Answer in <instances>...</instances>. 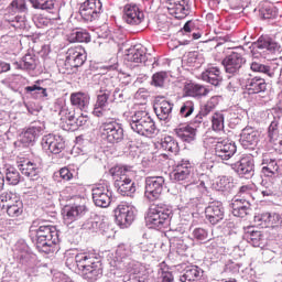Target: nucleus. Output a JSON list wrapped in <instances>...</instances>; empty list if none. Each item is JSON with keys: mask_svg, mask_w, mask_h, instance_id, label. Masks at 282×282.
Masks as SVG:
<instances>
[{"mask_svg": "<svg viewBox=\"0 0 282 282\" xmlns=\"http://www.w3.org/2000/svg\"><path fill=\"white\" fill-rule=\"evenodd\" d=\"M75 262L86 281L96 282L102 276V258L95 251L77 253Z\"/></svg>", "mask_w": 282, "mask_h": 282, "instance_id": "obj_1", "label": "nucleus"}, {"mask_svg": "<svg viewBox=\"0 0 282 282\" xmlns=\"http://www.w3.org/2000/svg\"><path fill=\"white\" fill-rule=\"evenodd\" d=\"M36 221L30 228V237L33 243L36 246V249L40 252L50 254L52 248L58 243V231L56 227L50 225H41L37 229Z\"/></svg>", "mask_w": 282, "mask_h": 282, "instance_id": "obj_2", "label": "nucleus"}, {"mask_svg": "<svg viewBox=\"0 0 282 282\" xmlns=\"http://www.w3.org/2000/svg\"><path fill=\"white\" fill-rule=\"evenodd\" d=\"M109 173L115 180V186L118 194L123 197H133L135 191H138V185L133 181L135 175L133 167L128 165H117L111 167Z\"/></svg>", "mask_w": 282, "mask_h": 282, "instance_id": "obj_3", "label": "nucleus"}, {"mask_svg": "<svg viewBox=\"0 0 282 282\" xmlns=\"http://www.w3.org/2000/svg\"><path fill=\"white\" fill-rule=\"evenodd\" d=\"M130 128L138 135H143L144 138H155L158 135V127L155 121L149 116L147 111H137L129 119Z\"/></svg>", "mask_w": 282, "mask_h": 282, "instance_id": "obj_4", "label": "nucleus"}, {"mask_svg": "<svg viewBox=\"0 0 282 282\" xmlns=\"http://www.w3.org/2000/svg\"><path fill=\"white\" fill-rule=\"evenodd\" d=\"M173 217V209L166 205H152L148 212L145 224L148 228L162 230L171 224Z\"/></svg>", "mask_w": 282, "mask_h": 282, "instance_id": "obj_5", "label": "nucleus"}, {"mask_svg": "<svg viewBox=\"0 0 282 282\" xmlns=\"http://www.w3.org/2000/svg\"><path fill=\"white\" fill-rule=\"evenodd\" d=\"M99 131L102 140H107L109 144H120L124 140V129L113 120L102 122Z\"/></svg>", "mask_w": 282, "mask_h": 282, "instance_id": "obj_6", "label": "nucleus"}, {"mask_svg": "<svg viewBox=\"0 0 282 282\" xmlns=\"http://www.w3.org/2000/svg\"><path fill=\"white\" fill-rule=\"evenodd\" d=\"M111 91H113L111 84L100 88L93 110V115L97 118H109V110H106L105 107L111 102Z\"/></svg>", "mask_w": 282, "mask_h": 282, "instance_id": "obj_7", "label": "nucleus"}, {"mask_svg": "<svg viewBox=\"0 0 282 282\" xmlns=\"http://www.w3.org/2000/svg\"><path fill=\"white\" fill-rule=\"evenodd\" d=\"M164 176H148L145 178V192L144 196L150 202L160 199L162 191H164Z\"/></svg>", "mask_w": 282, "mask_h": 282, "instance_id": "obj_8", "label": "nucleus"}, {"mask_svg": "<svg viewBox=\"0 0 282 282\" xmlns=\"http://www.w3.org/2000/svg\"><path fill=\"white\" fill-rule=\"evenodd\" d=\"M123 268L128 274H133L138 282H153V278L149 275V269L139 261L127 259Z\"/></svg>", "mask_w": 282, "mask_h": 282, "instance_id": "obj_9", "label": "nucleus"}, {"mask_svg": "<svg viewBox=\"0 0 282 282\" xmlns=\"http://www.w3.org/2000/svg\"><path fill=\"white\" fill-rule=\"evenodd\" d=\"M102 12V2L100 0H86L79 8V14L84 21H96Z\"/></svg>", "mask_w": 282, "mask_h": 282, "instance_id": "obj_10", "label": "nucleus"}, {"mask_svg": "<svg viewBox=\"0 0 282 282\" xmlns=\"http://www.w3.org/2000/svg\"><path fill=\"white\" fill-rule=\"evenodd\" d=\"M115 219L120 228H128V226L133 224V219H135V212L132 206L121 203L115 209Z\"/></svg>", "mask_w": 282, "mask_h": 282, "instance_id": "obj_11", "label": "nucleus"}, {"mask_svg": "<svg viewBox=\"0 0 282 282\" xmlns=\"http://www.w3.org/2000/svg\"><path fill=\"white\" fill-rule=\"evenodd\" d=\"M42 148L54 155H58L65 149V139L58 134H46L42 138Z\"/></svg>", "mask_w": 282, "mask_h": 282, "instance_id": "obj_12", "label": "nucleus"}, {"mask_svg": "<svg viewBox=\"0 0 282 282\" xmlns=\"http://www.w3.org/2000/svg\"><path fill=\"white\" fill-rule=\"evenodd\" d=\"M93 202L99 208H109L111 205V192L105 185H96L91 189Z\"/></svg>", "mask_w": 282, "mask_h": 282, "instance_id": "obj_13", "label": "nucleus"}, {"mask_svg": "<svg viewBox=\"0 0 282 282\" xmlns=\"http://www.w3.org/2000/svg\"><path fill=\"white\" fill-rule=\"evenodd\" d=\"M85 61H87V53L85 52V48L80 46L68 48L65 61L66 67H83V65H85Z\"/></svg>", "mask_w": 282, "mask_h": 282, "instance_id": "obj_14", "label": "nucleus"}, {"mask_svg": "<svg viewBox=\"0 0 282 282\" xmlns=\"http://www.w3.org/2000/svg\"><path fill=\"white\" fill-rule=\"evenodd\" d=\"M193 177V163L188 159H183L176 164L173 172L174 182H191Z\"/></svg>", "mask_w": 282, "mask_h": 282, "instance_id": "obj_15", "label": "nucleus"}, {"mask_svg": "<svg viewBox=\"0 0 282 282\" xmlns=\"http://www.w3.org/2000/svg\"><path fill=\"white\" fill-rule=\"evenodd\" d=\"M221 63L226 74H231L235 76L241 69V67H243L246 58H243L241 53L234 52L230 55H227Z\"/></svg>", "mask_w": 282, "mask_h": 282, "instance_id": "obj_16", "label": "nucleus"}, {"mask_svg": "<svg viewBox=\"0 0 282 282\" xmlns=\"http://www.w3.org/2000/svg\"><path fill=\"white\" fill-rule=\"evenodd\" d=\"M189 10L188 0H167V11L174 19H186Z\"/></svg>", "mask_w": 282, "mask_h": 282, "instance_id": "obj_17", "label": "nucleus"}, {"mask_svg": "<svg viewBox=\"0 0 282 282\" xmlns=\"http://www.w3.org/2000/svg\"><path fill=\"white\" fill-rule=\"evenodd\" d=\"M189 10L188 0H167V11L174 19H186Z\"/></svg>", "mask_w": 282, "mask_h": 282, "instance_id": "obj_18", "label": "nucleus"}, {"mask_svg": "<svg viewBox=\"0 0 282 282\" xmlns=\"http://www.w3.org/2000/svg\"><path fill=\"white\" fill-rule=\"evenodd\" d=\"M206 219L212 224L213 226H216V224H219V221H223L226 212L224 209V205L221 202H213L210 203L206 209H205Z\"/></svg>", "mask_w": 282, "mask_h": 282, "instance_id": "obj_19", "label": "nucleus"}, {"mask_svg": "<svg viewBox=\"0 0 282 282\" xmlns=\"http://www.w3.org/2000/svg\"><path fill=\"white\" fill-rule=\"evenodd\" d=\"M254 223L258 224V226H262V228H268V226L282 228V214L262 213L254 217Z\"/></svg>", "mask_w": 282, "mask_h": 282, "instance_id": "obj_20", "label": "nucleus"}, {"mask_svg": "<svg viewBox=\"0 0 282 282\" xmlns=\"http://www.w3.org/2000/svg\"><path fill=\"white\" fill-rule=\"evenodd\" d=\"M123 12V19L129 25H140L144 21V12L138 4H127Z\"/></svg>", "mask_w": 282, "mask_h": 282, "instance_id": "obj_21", "label": "nucleus"}, {"mask_svg": "<svg viewBox=\"0 0 282 282\" xmlns=\"http://www.w3.org/2000/svg\"><path fill=\"white\" fill-rule=\"evenodd\" d=\"M235 169L240 177L250 180L254 175V159L252 156H243L235 163Z\"/></svg>", "mask_w": 282, "mask_h": 282, "instance_id": "obj_22", "label": "nucleus"}, {"mask_svg": "<svg viewBox=\"0 0 282 282\" xmlns=\"http://www.w3.org/2000/svg\"><path fill=\"white\" fill-rule=\"evenodd\" d=\"M154 113L159 120H169L173 112V104L163 97H156L153 105Z\"/></svg>", "mask_w": 282, "mask_h": 282, "instance_id": "obj_23", "label": "nucleus"}, {"mask_svg": "<svg viewBox=\"0 0 282 282\" xmlns=\"http://www.w3.org/2000/svg\"><path fill=\"white\" fill-rule=\"evenodd\" d=\"M240 144L243 149H254L259 144V131L252 127L242 129L240 134Z\"/></svg>", "mask_w": 282, "mask_h": 282, "instance_id": "obj_24", "label": "nucleus"}, {"mask_svg": "<svg viewBox=\"0 0 282 282\" xmlns=\"http://www.w3.org/2000/svg\"><path fill=\"white\" fill-rule=\"evenodd\" d=\"M252 47L253 50H267V52H271V54H276V52H281L282 50L279 42L268 36H260L257 42L252 43Z\"/></svg>", "mask_w": 282, "mask_h": 282, "instance_id": "obj_25", "label": "nucleus"}, {"mask_svg": "<svg viewBox=\"0 0 282 282\" xmlns=\"http://www.w3.org/2000/svg\"><path fill=\"white\" fill-rule=\"evenodd\" d=\"M237 153V145L228 141H220L216 143L215 155L220 160H230Z\"/></svg>", "mask_w": 282, "mask_h": 282, "instance_id": "obj_26", "label": "nucleus"}, {"mask_svg": "<svg viewBox=\"0 0 282 282\" xmlns=\"http://www.w3.org/2000/svg\"><path fill=\"white\" fill-rule=\"evenodd\" d=\"M43 131H45V123H42L41 121L33 122L23 133L22 142L24 144H32V142H35L36 138L43 133Z\"/></svg>", "mask_w": 282, "mask_h": 282, "instance_id": "obj_27", "label": "nucleus"}, {"mask_svg": "<svg viewBox=\"0 0 282 282\" xmlns=\"http://www.w3.org/2000/svg\"><path fill=\"white\" fill-rule=\"evenodd\" d=\"M202 80L209 83V85H213L214 87H219L224 80L221 69L217 66L206 68V70L202 73Z\"/></svg>", "mask_w": 282, "mask_h": 282, "instance_id": "obj_28", "label": "nucleus"}, {"mask_svg": "<svg viewBox=\"0 0 282 282\" xmlns=\"http://www.w3.org/2000/svg\"><path fill=\"white\" fill-rule=\"evenodd\" d=\"M126 59L130 63H147V61H149L147 57V48L140 44L134 45L132 48L128 50Z\"/></svg>", "mask_w": 282, "mask_h": 282, "instance_id": "obj_29", "label": "nucleus"}, {"mask_svg": "<svg viewBox=\"0 0 282 282\" xmlns=\"http://www.w3.org/2000/svg\"><path fill=\"white\" fill-rule=\"evenodd\" d=\"M250 200L236 198L231 203V213L234 217H247V215H250Z\"/></svg>", "mask_w": 282, "mask_h": 282, "instance_id": "obj_30", "label": "nucleus"}, {"mask_svg": "<svg viewBox=\"0 0 282 282\" xmlns=\"http://www.w3.org/2000/svg\"><path fill=\"white\" fill-rule=\"evenodd\" d=\"M18 166L22 175H25L29 180H36L39 177V173H41L39 165L32 161H21Z\"/></svg>", "mask_w": 282, "mask_h": 282, "instance_id": "obj_31", "label": "nucleus"}, {"mask_svg": "<svg viewBox=\"0 0 282 282\" xmlns=\"http://www.w3.org/2000/svg\"><path fill=\"white\" fill-rule=\"evenodd\" d=\"M85 205H75L66 208V215L64 216L66 226H69V224H74V221L80 219V217L85 215Z\"/></svg>", "mask_w": 282, "mask_h": 282, "instance_id": "obj_32", "label": "nucleus"}, {"mask_svg": "<svg viewBox=\"0 0 282 282\" xmlns=\"http://www.w3.org/2000/svg\"><path fill=\"white\" fill-rule=\"evenodd\" d=\"M246 89L249 94H262V91L268 89V84L261 77H252L247 80Z\"/></svg>", "mask_w": 282, "mask_h": 282, "instance_id": "obj_33", "label": "nucleus"}, {"mask_svg": "<svg viewBox=\"0 0 282 282\" xmlns=\"http://www.w3.org/2000/svg\"><path fill=\"white\" fill-rule=\"evenodd\" d=\"M174 132L183 142H193L197 135V130L188 124L178 126Z\"/></svg>", "mask_w": 282, "mask_h": 282, "instance_id": "obj_34", "label": "nucleus"}, {"mask_svg": "<svg viewBox=\"0 0 282 282\" xmlns=\"http://www.w3.org/2000/svg\"><path fill=\"white\" fill-rule=\"evenodd\" d=\"M89 94L87 93H73L70 95V102L73 107H76L77 109H80V111H87V108L89 107Z\"/></svg>", "mask_w": 282, "mask_h": 282, "instance_id": "obj_35", "label": "nucleus"}, {"mask_svg": "<svg viewBox=\"0 0 282 282\" xmlns=\"http://www.w3.org/2000/svg\"><path fill=\"white\" fill-rule=\"evenodd\" d=\"M202 274H204V271L199 269V267L197 265L187 267L184 273L180 276V281L182 282L199 281V279H202Z\"/></svg>", "mask_w": 282, "mask_h": 282, "instance_id": "obj_36", "label": "nucleus"}, {"mask_svg": "<svg viewBox=\"0 0 282 282\" xmlns=\"http://www.w3.org/2000/svg\"><path fill=\"white\" fill-rule=\"evenodd\" d=\"M262 173L265 177H276L279 175V163L276 160L262 159Z\"/></svg>", "mask_w": 282, "mask_h": 282, "instance_id": "obj_37", "label": "nucleus"}, {"mask_svg": "<svg viewBox=\"0 0 282 282\" xmlns=\"http://www.w3.org/2000/svg\"><path fill=\"white\" fill-rule=\"evenodd\" d=\"M69 43H89L91 36L89 33L83 29L73 30L67 36Z\"/></svg>", "mask_w": 282, "mask_h": 282, "instance_id": "obj_38", "label": "nucleus"}, {"mask_svg": "<svg viewBox=\"0 0 282 282\" xmlns=\"http://www.w3.org/2000/svg\"><path fill=\"white\" fill-rule=\"evenodd\" d=\"M0 202L2 204V208H8L21 202V196H19L17 192L7 191L0 195Z\"/></svg>", "mask_w": 282, "mask_h": 282, "instance_id": "obj_39", "label": "nucleus"}, {"mask_svg": "<svg viewBox=\"0 0 282 282\" xmlns=\"http://www.w3.org/2000/svg\"><path fill=\"white\" fill-rule=\"evenodd\" d=\"M17 69L34 70L36 69V57L32 54H26L21 62L14 63Z\"/></svg>", "mask_w": 282, "mask_h": 282, "instance_id": "obj_40", "label": "nucleus"}, {"mask_svg": "<svg viewBox=\"0 0 282 282\" xmlns=\"http://www.w3.org/2000/svg\"><path fill=\"white\" fill-rule=\"evenodd\" d=\"M161 148L163 149V151H167V153H178L180 151V144L171 135L164 137L161 140Z\"/></svg>", "mask_w": 282, "mask_h": 282, "instance_id": "obj_41", "label": "nucleus"}, {"mask_svg": "<svg viewBox=\"0 0 282 282\" xmlns=\"http://www.w3.org/2000/svg\"><path fill=\"white\" fill-rule=\"evenodd\" d=\"M186 95L192 98H202V96H208V90L202 85H189L186 88Z\"/></svg>", "mask_w": 282, "mask_h": 282, "instance_id": "obj_42", "label": "nucleus"}, {"mask_svg": "<svg viewBox=\"0 0 282 282\" xmlns=\"http://www.w3.org/2000/svg\"><path fill=\"white\" fill-rule=\"evenodd\" d=\"M76 116V112L74 110H69V108H67L66 106H63L59 110V117L62 122H65V124L63 126V129H65V127H70L72 122L74 121V118Z\"/></svg>", "mask_w": 282, "mask_h": 282, "instance_id": "obj_43", "label": "nucleus"}, {"mask_svg": "<svg viewBox=\"0 0 282 282\" xmlns=\"http://www.w3.org/2000/svg\"><path fill=\"white\" fill-rule=\"evenodd\" d=\"M250 67L252 72H258L259 74H265L270 78L274 77V73L276 72L275 68L272 69V67L265 64H261L259 62H252Z\"/></svg>", "mask_w": 282, "mask_h": 282, "instance_id": "obj_44", "label": "nucleus"}, {"mask_svg": "<svg viewBox=\"0 0 282 282\" xmlns=\"http://www.w3.org/2000/svg\"><path fill=\"white\" fill-rule=\"evenodd\" d=\"M26 94H32L36 98H41L42 100H47V89L34 84L33 86H26L24 88Z\"/></svg>", "mask_w": 282, "mask_h": 282, "instance_id": "obj_45", "label": "nucleus"}, {"mask_svg": "<svg viewBox=\"0 0 282 282\" xmlns=\"http://www.w3.org/2000/svg\"><path fill=\"white\" fill-rule=\"evenodd\" d=\"M6 182L10 186H17V184H19V182H21V174L19 173V170L15 167L7 169Z\"/></svg>", "mask_w": 282, "mask_h": 282, "instance_id": "obj_46", "label": "nucleus"}, {"mask_svg": "<svg viewBox=\"0 0 282 282\" xmlns=\"http://www.w3.org/2000/svg\"><path fill=\"white\" fill-rule=\"evenodd\" d=\"M88 117L85 115H80L78 117H74L69 127H64V131H77L79 127H85L87 124Z\"/></svg>", "mask_w": 282, "mask_h": 282, "instance_id": "obj_47", "label": "nucleus"}, {"mask_svg": "<svg viewBox=\"0 0 282 282\" xmlns=\"http://www.w3.org/2000/svg\"><path fill=\"white\" fill-rule=\"evenodd\" d=\"M194 111H195V102L187 100L182 104L178 116H181V118H191Z\"/></svg>", "mask_w": 282, "mask_h": 282, "instance_id": "obj_48", "label": "nucleus"}, {"mask_svg": "<svg viewBox=\"0 0 282 282\" xmlns=\"http://www.w3.org/2000/svg\"><path fill=\"white\" fill-rule=\"evenodd\" d=\"M253 192L254 189L252 188V185H242L237 192L236 199H246L247 202H250Z\"/></svg>", "mask_w": 282, "mask_h": 282, "instance_id": "obj_49", "label": "nucleus"}, {"mask_svg": "<svg viewBox=\"0 0 282 282\" xmlns=\"http://www.w3.org/2000/svg\"><path fill=\"white\" fill-rule=\"evenodd\" d=\"M6 210L7 215H9L10 217H21V215H23V200H20L14 205H10L9 207L6 208Z\"/></svg>", "mask_w": 282, "mask_h": 282, "instance_id": "obj_50", "label": "nucleus"}, {"mask_svg": "<svg viewBox=\"0 0 282 282\" xmlns=\"http://www.w3.org/2000/svg\"><path fill=\"white\" fill-rule=\"evenodd\" d=\"M213 131H224V113L215 112L212 117Z\"/></svg>", "mask_w": 282, "mask_h": 282, "instance_id": "obj_51", "label": "nucleus"}, {"mask_svg": "<svg viewBox=\"0 0 282 282\" xmlns=\"http://www.w3.org/2000/svg\"><path fill=\"white\" fill-rule=\"evenodd\" d=\"M166 78H169V74L166 72H158L152 76L151 85L154 87H164Z\"/></svg>", "mask_w": 282, "mask_h": 282, "instance_id": "obj_52", "label": "nucleus"}, {"mask_svg": "<svg viewBox=\"0 0 282 282\" xmlns=\"http://www.w3.org/2000/svg\"><path fill=\"white\" fill-rule=\"evenodd\" d=\"M248 241L253 248H261V246H263V235H261L260 231H252L248 236Z\"/></svg>", "mask_w": 282, "mask_h": 282, "instance_id": "obj_53", "label": "nucleus"}, {"mask_svg": "<svg viewBox=\"0 0 282 282\" xmlns=\"http://www.w3.org/2000/svg\"><path fill=\"white\" fill-rule=\"evenodd\" d=\"M185 197L192 202V199H197L199 197V186L195 184H189L185 187Z\"/></svg>", "mask_w": 282, "mask_h": 282, "instance_id": "obj_54", "label": "nucleus"}, {"mask_svg": "<svg viewBox=\"0 0 282 282\" xmlns=\"http://www.w3.org/2000/svg\"><path fill=\"white\" fill-rule=\"evenodd\" d=\"M116 254L119 263H123V268H124V261H127V259H131L129 258V254H131V250L126 249L124 246H119L117 248Z\"/></svg>", "mask_w": 282, "mask_h": 282, "instance_id": "obj_55", "label": "nucleus"}, {"mask_svg": "<svg viewBox=\"0 0 282 282\" xmlns=\"http://www.w3.org/2000/svg\"><path fill=\"white\" fill-rule=\"evenodd\" d=\"M216 188L217 191H230L232 188V183L230 182V178L227 176H221L217 182H216Z\"/></svg>", "mask_w": 282, "mask_h": 282, "instance_id": "obj_56", "label": "nucleus"}, {"mask_svg": "<svg viewBox=\"0 0 282 282\" xmlns=\"http://www.w3.org/2000/svg\"><path fill=\"white\" fill-rule=\"evenodd\" d=\"M192 235L197 241H206L208 239V231L204 228H195Z\"/></svg>", "mask_w": 282, "mask_h": 282, "instance_id": "obj_57", "label": "nucleus"}, {"mask_svg": "<svg viewBox=\"0 0 282 282\" xmlns=\"http://www.w3.org/2000/svg\"><path fill=\"white\" fill-rule=\"evenodd\" d=\"M215 108L210 107L208 104H205L202 108L198 115H196L194 122H202V118L208 116L210 111H213Z\"/></svg>", "mask_w": 282, "mask_h": 282, "instance_id": "obj_58", "label": "nucleus"}, {"mask_svg": "<svg viewBox=\"0 0 282 282\" xmlns=\"http://www.w3.org/2000/svg\"><path fill=\"white\" fill-rule=\"evenodd\" d=\"M98 226H100V223L94 218H90L84 223L83 229L89 230V232H96L98 230Z\"/></svg>", "mask_w": 282, "mask_h": 282, "instance_id": "obj_59", "label": "nucleus"}, {"mask_svg": "<svg viewBox=\"0 0 282 282\" xmlns=\"http://www.w3.org/2000/svg\"><path fill=\"white\" fill-rule=\"evenodd\" d=\"M261 19H272V17H276V11L270 7H262L260 9Z\"/></svg>", "mask_w": 282, "mask_h": 282, "instance_id": "obj_60", "label": "nucleus"}, {"mask_svg": "<svg viewBox=\"0 0 282 282\" xmlns=\"http://www.w3.org/2000/svg\"><path fill=\"white\" fill-rule=\"evenodd\" d=\"M11 8H13V10H17L18 12H25V10H28V7L25 6V0H13L11 2Z\"/></svg>", "mask_w": 282, "mask_h": 282, "instance_id": "obj_61", "label": "nucleus"}, {"mask_svg": "<svg viewBox=\"0 0 282 282\" xmlns=\"http://www.w3.org/2000/svg\"><path fill=\"white\" fill-rule=\"evenodd\" d=\"M240 83H239V78H232L229 84L227 85V89L228 91H230V94H235L236 91H239V87H240Z\"/></svg>", "mask_w": 282, "mask_h": 282, "instance_id": "obj_62", "label": "nucleus"}, {"mask_svg": "<svg viewBox=\"0 0 282 282\" xmlns=\"http://www.w3.org/2000/svg\"><path fill=\"white\" fill-rule=\"evenodd\" d=\"M197 52H189L184 56V61L185 63H187V65H193L195 63H197Z\"/></svg>", "mask_w": 282, "mask_h": 282, "instance_id": "obj_63", "label": "nucleus"}, {"mask_svg": "<svg viewBox=\"0 0 282 282\" xmlns=\"http://www.w3.org/2000/svg\"><path fill=\"white\" fill-rule=\"evenodd\" d=\"M160 280L161 282H173V273H171V271H162Z\"/></svg>", "mask_w": 282, "mask_h": 282, "instance_id": "obj_64", "label": "nucleus"}]
</instances>
